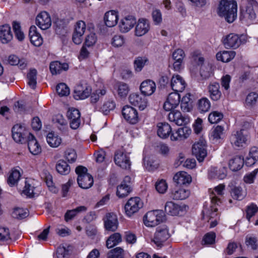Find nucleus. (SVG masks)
Returning <instances> with one entry per match:
<instances>
[{"label":"nucleus","instance_id":"1","mask_svg":"<svg viewBox=\"0 0 258 258\" xmlns=\"http://www.w3.org/2000/svg\"><path fill=\"white\" fill-rule=\"evenodd\" d=\"M237 5L234 0H221L219 4L217 13L224 18L229 23L233 22L237 18Z\"/></svg>","mask_w":258,"mask_h":258},{"label":"nucleus","instance_id":"2","mask_svg":"<svg viewBox=\"0 0 258 258\" xmlns=\"http://www.w3.org/2000/svg\"><path fill=\"white\" fill-rule=\"evenodd\" d=\"M224 188L225 185L222 184H220L214 188L210 195L211 205L210 209L204 208L202 211L204 217L207 216L211 219L218 216V208L217 206L221 203V200L220 197L223 196Z\"/></svg>","mask_w":258,"mask_h":258},{"label":"nucleus","instance_id":"3","mask_svg":"<svg viewBox=\"0 0 258 258\" xmlns=\"http://www.w3.org/2000/svg\"><path fill=\"white\" fill-rule=\"evenodd\" d=\"M87 171V168L83 166H79L75 169L78 175L77 182L79 186L84 189L91 187L94 182L93 177Z\"/></svg>","mask_w":258,"mask_h":258},{"label":"nucleus","instance_id":"4","mask_svg":"<svg viewBox=\"0 0 258 258\" xmlns=\"http://www.w3.org/2000/svg\"><path fill=\"white\" fill-rule=\"evenodd\" d=\"M165 220V215L162 210L151 211L144 217V223L148 227H154Z\"/></svg>","mask_w":258,"mask_h":258},{"label":"nucleus","instance_id":"5","mask_svg":"<svg viewBox=\"0 0 258 258\" xmlns=\"http://www.w3.org/2000/svg\"><path fill=\"white\" fill-rule=\"evenodd\" d=\"M247 5L245 11L241 10L240 19L247 22L254 20L256 18L255 10L258 9V3L255 0H246Z\"/></svg>","mask_w":258,"mask_h":258},{"label":"nucleus","instance_id":"6","mask_svg":"<svg viewBox=\"0 0 258 258\" xmlns=\"http://www.w3.org/2000/svg\"><path fill=\"white\" fill-rule=\"evenodd\" d=\"M143 202L139 197L130 198L124 206L125 212L128 217L132 216L143 207Z\"/></svg>","mask_w":258,"mask_h":258},{"label":"nucleus","instance_id":"7","mask_svg":"<svg viewBox=\"0 0 258 258\" xmlns=\"http://www.w3.org/2000/svg\"><path fill=\"white\" fill-rule=\"evenodd\" d=\"M244 131L241 130L234 132L230 137V143L235 148H242L247 145V136L244 133Z\"/></svg>","mask_w":258,"mask_h":258},{"label":"nucleus","instance_id":"8","mask_svg":"<svg viewBox=\"0 0 258 258\" xmlns=\"http://www.w3.org/2000/svg\"><path fill=\"white\" fill-rule=\"evenodd\" d=\"M170 235L166 226L163 225L157 228L153 241L157 246H161L163 242L168 239Z\"/></svg>","mask_w":258,"mask_h":258},{"label":"nucleus","instance_id":"9","mask_svg":"<svg viewBox=\"0 0 258 258\" xmlns=\"http://www.w3.org/2000/svg\"><path fill=\"white\" fill-rule=\"evenodd\" d=\"M192 153L196 157L199 162H203L207 155L205 142L201 141L195 143L192 146Z\"/></svg>","mask_w":258,"mask_h":258},{"label":"nucleus","instance_id":"10","mask_svg":"<svg viewBox=\"0 0 258 258\" xmlns=\"http://www.w3.org/2000/svg\"><path fill=\"white\" fill-rule=\"evenodd\" d=\"M114 160L115 164L121 168L125 169L130 168L131 163L130 157L122 151L118 150L116 152Z\"/></svg>","mask_w":258,"mask_h":258},{"label":"nucleus","instance_id":"11","mask_svg":"<svg viewBox=\"0 0 258 258\" xmlns=\"http://www.w3.org/2000/svg\"><path fill=\"white\" fill-rule=\"evenodd\" d=\"M105 229L107 231H115L118 226L117 216L113 213H107L103 218Z\"/></svg>","mask_w":258,"mask_h":258},{"label":"nucleus","instance_id":"12","mask_svg":"<svg viewBox=\"0 0 258 258\" xmlns=\"http://www.w3.org/2000/svg\"><path fill=\"white\" fill-rule=\"evenodd\" d=\"M184 57V52L181 49H176L173 52L172 58L174 60L173 68L174 71L179 72L183 68L182 66Z\"/></svg>","mask_w":258,"mask_h":258},{"label":"nucleus","instance_id":"13","mask_svg":"<svg viewBox=\"0 0 258 258\" xmlns=\"http://www.w3.org/2000/svg\"><path fill=\"white\" fill-rule=\"evenodd\" d=\"M36 24L42 30L48 29L51 25L49 14L45 11L40 13L36 18Z\"/></svg>","mask_w":258,"mask_h":258},{"label":"nucleus","instance_id":"14","mask_svg":"<svg viewBox=\"0 0 258 258\" xmlns=\"http://www.w3.org/2000/svg\"><path fill=\"white\" fill-rule=\"evenodd\" d=\"M128 100L131 104L138 107L141 110H144L147 106L148 101L145 96L133 93L129 96Z\"/></svg>","mask_w":258,"mask_h":258},{"label":"nucleus","instance_id":"15","mask_svg":"<svg viewBox=\"0 0 258 258\" xmlns=\"http://www.w3.org/2000/svg\"><path fill=\"white\" fill-rule=\"evenodd\" d=\"M180 100V95L178 93H171L164 102L163 108L166 111H171L179 105Z\"/></svg>","mask_w":258,"mask_h":258},{"label":"nucleus","instance_id":"16","mask_svg":"<svg viewBox=\"0 0 258 258\" xmlns=\"http://www.w3.org/2000/svg\"><path fill=\"white\" fill-rule=\"evenodd\" d=\"M81 114L76 108L70 109L67 112V117L70 120V127L74 130L77 129L81 123Z\"/></svg>","mask_w":258,"mask_h":258},{"label":"nucleus","instance_id":"17","mask_svg":"<svg viewBox=\"0 0 258 258\" xmlns=\"http://www.w3.org/2000/svg\"><path fill=\"white\" fill-rule=\"evenodd\" d=\"M122 114L124 119L131 124H135L139 120L137 110L130 106L127 105L122 108Z\"/></svg>","mask_w":258,"mask_h":258},{"label":"nucleus","instance_id":"18","mask_svg":"<svg viewBox=\"0 0 258 258\" xmlns=\"http://www.w3.org/2000/svg\"><path fill=\"white\" fill-rule=\"evenodd\" d=\"M91 91V87L86 84L78 85L74 91V97L76 100L85 99L90 95Z\"/></svg>","mask_w":258,"mask_h":258},{"label":"nucleus","instance_id":"19","mask_svg":"<svg viewBox=\"0 0 258 258\" xmlns=\"http://www.w3.org/2000/svg\"><path fill=\"white\" fill-rule=\"evenodd\" d=\"M186 206H180L173 202L169 201L166 203L164 207L165 212L171 216H177L186 210Z\"/></svg>","mask_w":258,"mask_h":258},{"label":"nucleus","instance_id":"20","mask_svg":"<svg viewBox=\"0 0 258 258\" xmlns=\"http://www.w3.org/2000/svg\"><path fill=\"white\" fill-rule=\"evenodd\" d=\"M140 89L142 94L144 96H150L155 92L156 85L153 81L146 80L141 83Z\"/></svg>","mask_w":258,"mask_h":258},{"label":"nucleus","instance_id":"21","mask_svg":"<svg viewBox=\"0 0 258 258\" xmlns=\"http://www.w3.org/2000/svg\"><path fill=\"white\" fill-rule=\"evenodd\" d=\"M150 29V23L145 19H140L135 28V35L142 36L147 33Z\"/></svg>","mask_w":258,"mask_h":258},{"label":"nucleus","instance_id":"22","mask_svg":"<svg viewBox=\"0 0 258 258\" xmlns=\"http://www.w3.org/2000/svg\"><path fill=\"white\" fill-rule=\"evenodd\" d=\"M223 44L226 48H238L241 44V40L238 35L234 34L228 35L223 40Z\"/></svg>","mask_w":258,"mask_h":258},{"label":"nucleus","instance_id":"23","mask_svg":"<svg viewBox=\"0 0 258 258\" xmlns=\"http://www.w3.org/2000/svg\"><path fill=\"white\" fill-rule=\"evenodd\" d=\"M191 132V130L187 126L179 128L175 133L171 134L172 141H182L187 139Z\"/></svg>","mask_w":258,"mask_h":258},{"label":"nucleus","instance_id":"24","mask_svg":"<svg viewBox=\"0 0 258 258\" xmlns=\"http://www.w3.org/2000/svg\"><path fill=\"white\" fill-rule=\"evenodd\" d=\"M136 23L135 17L127 16L121 20L119 24L120 31L122 33H126L133 28Z\"/></svg>","mask_w":258,"mask_h":258},{"label":"nucleus","instance_id":"25","mask_svg":"<svg viewBox=\"0 0 258 258\" xmlns=\"http://www.w3.org/2000/svg\"><path fill=\"white\" fill-rule=\"evenodd\" d=\"M171 87L174 92H182L186 86V83L179 75L173 76L171 80Z\"/></svg>","mask_w":258,"mask_h":258},{"label":"nucleus","instance_id":"26","mask_svg":"<svg viewBox=\"0 0 258 258\" xmlns=\"http://www.w3.org/2000/svg\"><path fill=\"white\" fill-rule=\"evenodd\" d=\"M168 119L178 125H182L187 123L189 120L188 118L183 116L180 111L172 110L168 114Z\"/></svg>","mask_w":258,"mask_h":258},{"label":"nucleus","instance_id":"27","mask_svg":"<svg viewBox=\"0 0 258 258\" xmlns=\"http://www.w3.org/2000/svg\"><path fill=\"white\" fill-rule=\"evenodd\" d=\"M29 36L31 42L36 46H40L43 43V39L40 34L37 32L35 26H31L29 29Z\"/></svg>","mask_w":258,"mask_h":258},{"label":"nucleus","instance_id":"28","mask_svg":"<svg viewBox=\"0 0 258 258\" xmlns=\"http://www.w3.org/2000/svg\"><path fill=\"white\" fill-rule=\"evenodd\" d=\"M26 142L28 143L29 151L33 155H38L41 153V148L32 134L28 136Z\"/></svg>","mask_w":258,"mask_h":258},{"label":"nucleus","instance_id":"29","mask_svg":"<svg viewBox=\"0 0 258 258\" xmlns=\"http://www.w3.org/2000/svg\"><path fill=\"white\" fill-rule=\"evenodd\" d=\"M13 38L11 27L8 24L0 27V39L3 43H7Z\"/></svg>","mask_w":258,"mask_h":258},{"label":"nucleus","instance_id":"30","mask_svg":"<svg viewBox=\"0 0 258 258\" xmlns=\"http://www.w3.org/2000/svg\"><path fill=\"white\" fill-rule=\"evenodd\" d=\"M105 25L109 27L115 26L117 23L118 15L115 11H110L106 12L104 17Z\"/></svg>","mask_w":258,"mask_h":258},{"label":"nucleus","instance_id":"31","mask_svg":"<svg viewBox=\"0 0 258 258\" xmlns=\"http://www.w3.org/2000/svg\"><path fill=\"white\" fill-rule=\"evenodd\" d=\"M157 134L162 139L167 138L171 133V127L166 122H159L157 124Z\"/></svg>","mask_w":258,"mask_h":258},{"label":"nucleus","instance_id":"32","mask_svg":"<svg viewBox=\"0 0 258 258\" xmlns=\"http://www.w3.org/2000/svg\"><path fill=\"white\" fill-rule=\"evenodd\" d=\"M173 179L175 182L179 185L189 183L191 181V176L186 172L183 171L175 174Z\"/></svg>","mask_w":258,"mask_h":258},{"label":"nucleus","instance_id":"33","mask_svg":"<svg viewBox=\"0 0 258 258\" xmlns=\"http://www.w3.org/2000/svg\"><path fill=\"white\" fill-rule=\"evenodd\" d=\"M219 89L220 85L218 83H212L209 85L208 90L210 96L213 100L217 101L220 98L221 93Z\"/></svg>","mask_w":258,"mask_h":258},{"label":"nucleus","instance_id":"34","mask_svg":"<svg viewBox=\"0 0 258 258\" xmlns=\"http://www.w3.org/2000/svg\"><path fill=\"white\" fill-rule=\"evenodd\" d=\"M68 68L69 66L67 63H61L57 61L52 62L49 66L50 71L52 75L60 74L62 71H67Z\"/></svg>","mask_w":258,"mask_h":258},{"label":"nucleus","instance_id":"35","mask_svg":"<svg viewBox=\"0 0 258 258\" xmlns=\"http://www.w3.org/2000/svg\"><path fill=\"white\" fill-rule=\"evenodd\" d=\"M244 164V159L242 156H236L229 161V168L232 171L240 170Z\"/></svg>","mask_w":258,"mask_h":258},{"label":"nucleus","instance_id":"36","mask_svg":"<svg viewBox=\"0 0 258 258\" xmlns=\"http://www.w3.org/2000/svg\"><path fill=\"white\" fill-rule=\"evenodd\" d=\"M235 54L236 53L234 51H223L217 53L216 58L218 60L228 62L234 58Z\"/></svg>","mask_w":258,"mask_h":258},{"label":"nucleus","instance_id":"37","mask_svg":"<svg viewBox=\"0 0 258 258\" xmlns=\"http://www.w3.org/2000/svg\"><path fill=\"white\" fill-rule=\"evenodd\" d=\"M189 194L188 190L183 188H175L172 191L171 197L175 200H182L187 198Z\"/></svg>","mask_w":258,"mask_h":258},{"label":"nucleus","instance_id":"38","mask_svg":"<svg viewBox=\"0 0 258 258\" xmlns=\"http://www.w3.org/2000/svg\"><path fill=\"white\" fill-rule=\"evenodd\" d=\"M209 177L211 179H224L226 175L225 173V169H218L217 167H213L210 169L208 174Z\"/></svg>","mask_w":258,"mask_h":258},{"label":"nucleus","instance_id":"39","mask_svg":"<svg viewBox=\"0 0 258 258\" xmlns=\"http://www.w3.org/2000/svg\"><path fill=\"white\" fill-rule=\"evenodd\" d=\"M55 168L58 173L61 175H67L70 173L71 170L70 166L63 160L58 161L56 164Z\"/></svg>","mask_w":258,"mask_h":258},{"label":"nucleus","instance_id":"40","mask_svg":"<svg viewBox=\"0 0 258 258\" xmlns=\"http://www.w3.org/2000/svg\"><path fill=\"white\" fill-rule=\"evenodd\" d=\"M46 140L50 146L53 148L57 147L61 142V138L53 133L48 134Z\"/></svg>","mask_w":258,"mask_h":258},{"label":"nucleus","instance_id":"41","mask_svg":"<svg viewBox=\"0 0 258 258\" xmlns=\"http://www.w3.org/2000/svg\"><path fill=\"white\" fill-rule=\"evenodd\" d=\"M122 240L121 236L119 233L111 234L106 241V246L109 248L118 244Z\"/></svg>","mask_w":258,"mask_h":258},{"label":"nucleus","instance_id":"42","mask_svg":"<svg viewBox=\"0 0 258 258\" xmlns=\"http://www.w3.org/2000/svg\"><path fill=\"white\" fill-rule=\"evenodd\" d=\"M30 135L31 134L25 130L23 132L12 134V137L16 142L23 144L26 142Z\"/></svg>","mask_w":258,"mask_h":258},{"label":"nucleus","instance_id":"43","mask_svg":"<svg viewBox=\"0 0 258 258\" xmlns=\"http://www.w3.org/2000/svg\"><path fill=\"white\" fill-rule=\"evenodd\" d=\"M231 195L232 198L237 200H242L246 196V192L240 186H233L231 189Z\"/></svg>","mask_w":258,"mask_h":258},{"label":"nucleus","instance_id":"44","mask_svg":"<svg viewBox=\"0 0 258 258\" xmlns=\"http://www.w3.org/2000/svg\"><path fill=\"white\" fill-rule=\"evenodd\" d=\"M21 174L17 170H13L10 173L7 180V182L10 186H13L16 185L20 179Z\"/></svg>","mask_w":258,"mask_h":258},{"label":"nucleus","instance_id":"45","mask_svg":"<svg viewBox=\"0 0 258 258\" xmlns=\"http://www.w3.org/2000/svg\"><path fill=\"white\" fill-rule=\"evenodd\" d=\"M37 74L36 69H31L27 74L28 84L32 89H35L37 84Z\"/></svg>","mask_w":258,"mask_h":258},{"label":"nucleus","instance_id":"46","mask_svg":"<svg viewBox=\"0 0 258 258\" xmlns=\"http://www.w3.org/2000/svg\"><path fill=\"white\" fill-rule=\"evenodd\" d=\"M12 216L15 219H22L28 216V212L27 209L15 208L12 213Z\"/></svg>","mask_w":258,"mask_h":258},{"label":"nucleus","instance_id":"47","mask_svg":"<svg viewBox=\"0 0 258 258\" xmlns=\"http://www.w3.org/2000/svg\"><path fill=\"white\" fill-rule=\"evenodd\" d=\"M33 181L31 180H26L25 182V186L23 190V193L27 197L31 198L34 195V186L32 184Z\"/></svg>","mask_w":258,"mask_h":258},{"label":"nucleus","instance_id":"48","mask_svg":"<svg viewBox=\"0 0 258 258\" xmlns=\"http://www.w3.org/2000/svg\"><path fill=\"white\" fill-rule=\"evenodd\" d=\"M106 93V90L104 89L96 90L91 95V102L92 103H96L99 100L101 99Z\"/></svg>","mask_w":258,"mask_h":258},{"label":"nucleus","instance_id":"49","mask_svg":"<svg viewBox=\"0 0 258 258\" xmlns=\"http://www.w3.org/2000/svg\"><path fill=\"white\" fill-rule=\"evenodd\" d=\"M12 25L16 37L19 41H22L25 38V35L21 30L20 24L17 22L14 21L13 22Z\"/></svg>","mask_w":258,"mask_h":258},{"label":"nucleus","instance_id":"50","mask_svg":"<svg viewBox=\"0 0 258 258\" xmlns=\"http://www.w3.org/2000/svg\"><path fill=\"white\" fill-rule=\"evenodd\" d=\"M131 190V186L125 184H120L117 187L116 194L119 198H124L127 196Z\"/></svg>","mask_w":258,"mask_h":258},{"label":"nucleus","instance_id":"51","mask_svg":"<svg viewBox=\"0 0 258 258\" xmlns=\"http://www.w3.org/2000/svg\"><path fill=\"white\" fill-rule=\"evenodd\" d=\"M115 107V104L113 101H107L105 102L103 105L100 108L99 111L104 114L107 115L111 110H113Z\"/></svg>","mask_w":258,"mask_h":258},{"label":"nucleus","instance_id":"52","mask_svg":"<svg viewBox=\"0 0 258 258\" xmlns=\"http://www.w3.org/2000/svg\"><path fill=\"white\" fill-rule=\"evenodd\" d=\"M210 107V101L206 98H202L198 102V109L201 112L208 111Z\"/></svg>","mask_w":258,"mask_h":258},{"label":"nucleus","instance_id":"53","mask_svg":"<svg viewBox=\"0 0 258 258\" xmlns=\"http://www.w3.org/2000/svg\"><path fill=\"white\" fill-rule=\"evenodd\" d=\"M130 88L126 83L120 82L118 84L117 93L120 98L125 97L128 93Z\"/></svg>","mask_w":258,"mask_h":258},{"label":"nucleus","instance_id":"54","mask_svg":"<svg viewBox=\"0 0 258 258\" xmlns=\"http://www.w3.org/2000/svg\"><path fill=\"white\" fill-rule=\"evenodd\" d=\"M224 128L221 125H217L213 130L212 133V137L213 139L216 141L222 139L224 136Z\"/></svg>","mask_w":258,"mask_h":258},{"label":"nucleus","instance_id":"55","mask_svg":"<svg viewBox=\"0 0 258 258\" xmlns=\"http://www.w3.org/2000/svg\"><path fill=\"white\" fill-rule=\"evenodd\" d=\"M123 250L120 247H116L110 250L107 254V258H124Z\"/></svg>","mask_w":258,"mask_h":258},{"label":"nucleus","instance_id":"56","mask_svg":"<svg viewBox=\"0 0 258 258\" xmlns=\"http://www.w3.org/2000/svg\"><path fill=\"white\" fill-rule=\"evenodd\" d=\"M148 59L145 57H138L134 60V68L136 72H140L145 65Z\"/></svg>","mask_w":258,"mask_h":258},{"label":"nucleus","instance_id":"57","mask_svg":"<svg viewBox=\"0 0 258 258\" xmlns=\"http://www.w3.org/2000/svg\"><path fill=\"white\" fill-rule=\"evenodd\" d=\"M216 234L213 232H210L206 233L202 240V244L211 245L214 244L215 242Z\"/></svg>","mask_w":258,"mask_h":258},{"label":"nucleus","instance_id":"58","mask_svg":"<svg viewBox=\"0 0 258 258\" xmlns=\"http://www.w3.org/2000/svg\"><path fill=\"white\" fill-rule=\"evenodd\" d=\"M56 91L60 96H67L70 94V89L64 83H60L56 86Z\"/></svg>","mask_w":258,"mask_h":258},{"label":"nucleus","instance_id":"59","mask_svg":"<svg viewBox=\"0 0 258 258\" xmlns=\"http://www.w3.org/2000/svg\"><path fill=\"white\" fill-rule=\"evenodd\" d=\"M223 117V115L221 112L215 111L210 113L208 120L211 123H216L220 121Z\"/></svg>","mask_w":258,"mask_h":258},{"label":"nucleus","instance_id":"60","mask_svg":"<svg viewBox=\"0 0 258 258\" xmlns=\"http://www.w3.org/2000/svg\"><path fill=\"white\" fill-rule=\"evenodd\" d=\"M10 240L9 229L6 227H0V241L8 242Z\"/></svg>","mask_w":258,"mask_h":258},{"label":"nucleus","instance_id":"61","mask_svg":"<svg viewBox=\"0 0 258 258\" xmlns=\"http://www.w3.org/2000/svg\"><path fill=\"white\" fill-rule=\"evenodd\" d=\"M124 42L123 36L116 35L112 38L111 43L115 47H119L123 45Z\"/></svg>","mask_w":258,"mask_h":258},{"label":"nucleus","instance_id":"62","mask_svg":"<svg viewBox=\"0 0 258 258\" xmlns=\"http://www.w3.org/2000/svg\"><path fill=\"white\" fill-rule=\"evenodd\" d=\"M258 173V169H254L251 172L248 173L246 174L243 177V181L245 183L247 184H251L253 183L254 181V179L255 178L256 175Z\"/></svg>","mask_w":258,"mask_h":258},{"label":"nucleus","instance_id":"63","mask_svg":"<svg viewBox=\"0 0 258 258\" xmlns=\"http://www.w3.org/2000/svg\"><path fill=\"white\" fill-rule=\"evenodd\" d=\"M191 56L192 61L197 65L200 66L204 63L205 59L199 51H194L192 53Z\"/></svg>","mask_w":258,"mask_h":258},{"label":"nucleus","instance_id":"64","mask_svg":"<svg viewBox=\"0 0 258 258\" xmlns=\"http://www.w3.org/2000/svg\"><path fill=\"white\" fill-rule=\"evenodd\" d=\"M258 94L254 92H251L247 96L245 103L246 105L252 106L254 105L257 100Z\"/></svg>","mask_w":258,"mask_h":258}]
</instances>
